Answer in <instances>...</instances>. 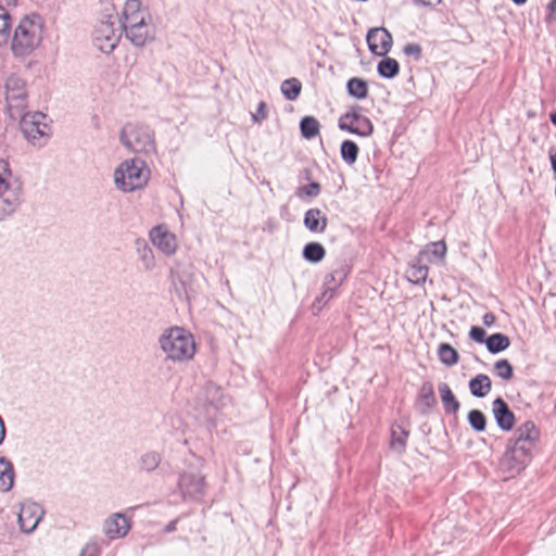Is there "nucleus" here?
<instances>
[{"instance_id": "nucleus-13", "label": "nucleus", "mask_w": 556, "mask_h": 556, "mask_svg": "<svg viewBox=\"0 0 556 556\" xmlns=\"http://www.w3.org/2000/svg\"><path fill=\"white\" fill-rule=\"evenodd\" d=\"M45 511L42 507L34 502H25L21 504L18 513L20 529L24 533H31L40 522Z\"/></svg>"}, {"instance_id": "nucleus-26", "label": "nucleus", "mask_w": 556, "mask_h": 556, "mask_svg": "<svg viewBox=\"0 0 556 556\" xmlns=\"http://www.w3.org/2000/svg\"><path fill=\"white\" fill-rule=\"evenodd\" d=\"M161 462V453L156 451H148L140 456L138 465L141 471L152 472L159 467Z\"/></svg>"}, {"instance_id": "nucleus-31", "label": "nucleus", "mask_w": 556, "mask_h": 556, "mask_svg": "<svg viewBox=\"0 0 556 556\" xmlns=\"http://www.w3.org/2000/svg\"><path fill=\"white\" fill-rule=\"evenodd\" d=\"M440 361L446 366L457 364L459 359L458 352L448 343H441L438 349Z\"/></svg>"}, {"instance_id": "nucleus-6", "label": "nucleus", "mask_w": 556, "mask_h": 556, "mask_svg": "<svg viewBox=\"0 0 556 556\" xmlns=\"http://www.w3.org/2000/svg\"><path fill=\"white\" fill-rule=\"evenodd\" d=\"M119 139L134 153L150 154L156 150L154 131L148 125L129 123L123 127Z\"/></svg>"}, {"instance_id": "nucleus-2", "label": "nucleus", "mask_w": 556, "mask_h": 556, "mask_svg": "<svg viewBox=\"0 0 556 556\" xmlns=\"http://www.w3.org/2000/svg\"><path fill=\"white\" fill-rule=\"evenodd\" d=\"M157 343L165 359L173 363L190 362L197 353L194 337L182 327L175 326L165 329L159 337Z\"/></svg>"}, {"instance_id": "nucleus-16", "label": "nucleus", "mask_w": 556, "mask_h": 556, "mask_svg": "<svg viewBox=\"0 0 556 556\" xmlns=\"http://www.w3.org/2000/svg\"><path fill=\"white\" fill-rule=\"evenodd\" d=\"M130 529V522L122 513L112 514L103 522V533L110 540L124 538Z\"/></svg>"}, {"instance_id": "nucleus-32", "label": "nucleus", "mask_w": 556, "mask_h": 556, "mask_svg": "<svg viewBox=\"0 0 556 556\" xmlns=\"http://www.w3.org/2000/svg\"><path fill=\"white\" fill-rule=\"evenodd\" d=\"M358 151H359V149H358L357 144L352 140H344L341 143L340 154H341L342 160L348 165H353L356 162L357 156H358Z\"/></svg>"}, {"instance_id": "nucleus-14", "label": "nucleus", "mask_w": 556, "mask_h": 556, "mask_svg": "<svg viewBox=\"0 0 556 556\" xmlns=\"http://www.w3.org/2000/svg\"><path fill=\"white\" fill-rule=\"evenodd\" d=\"M178 486L185 498H199L204 493V478L195 469H190L180 476Z\"/></svg>"}, {"instance_id": "nucleus-12", "label": "nucleus", "mask_w": 556, "mask_h": 556, "mask_svg": "<svg viewBox=\"0 0 556 556\" xmlns=\"http://www.w3.org/2000/svg\"><path fill=\"white\" fill-rule=\"evenodd\" d=\"M152 244L163 254L170 256L177 251L178 243L176 236L164 225L153 227L149 232Z\"/></svg>"}, {"instance_id": "nucleus-27", "label": "nucleus", "mask_w": 556, "mask_h": 556, "mask_svg": "<svg viewBox=\"0 0 556 556\" xmlns=\"http://www.w3.org/2000/svg\"><path fill=\"white\" fill-rule=\"evenodd\" d=\"M510 344L509 338L504 333L491 334L485 340L486 349L490 353L496 354L506 350Z\"/></svg>"}, {"instance_id": "nucleus-34", "label": "nucleus", "mask_w": 556, "mask_h": 556, "mask_svg": "<svg viewBox=\"0 0 556 556\" xmlns=\"http://www.w3.org/2000/svg\"><path fill=\"white\" fill-rule=\"evenodd\" d=\"M408 432L400 426L391 428V447L399 453H402L406 445Z\"/></svg>"}, {"instance_id": "nucleus-20", "label": "nucleus", "mask_w": 556, "mask_h": 556, "mask_svg": "<svg viewBox=\"0 0 556 556\" xmlns=\"http://www.w3.org/2000/svg\"><path fill=\"white\" fill-rule=\"evenodd\" d=\"M304 226L312 232H324L328 219L325 214L319 208H309L304 215Z\"/></svg>"}, {"instance_id": "nucleus-40", "label": "nucleus", "mask_w": 556, "mask_h": 556, "mask_svg": "<svg viewBox=\"0 0 556 556\" xmlns=\"http://www.w3.org/2000/svg\"><path fill=\"white\" fill-rule=\"evenodd\" d=\"M419 397L427 407H432L435 404L434 391L430 382H425L421 386Z\"/></svg>"}, {"instance_id": "nucleus-24", "label": "nucleus", "mask_w": 556, "mask_h": 556, "mask_svg": "<svg viewBox=\"0 0 556 556\" xmlns=\"http://www.w3.org/2000/svg\"><path fill=\"white\" fill-rule=\"evenodd\" d=\"M443 407L446 413L455 414L459 409V402L454 396L451 388L445 382L438 387Z\"/></svg>"}, {"instance_id": "nucleus-54", "label": "nucleus", "mask_w": 556, "mask_h": 556, "mask_svg": "<svg viewBox=\"0 0 556 556\" xmlns=\"http://www.w3.org/2000/svg\"><path fill=\"white\" fill-rule=\"evenodd\" d=\"M552 123L556 126V112L551 116Z\"/></svg>"}, {"instance_id": "nucleus-37", "label": "nucleus", "mask_w": 556, "mask_h": 556, "mask_svg": "<svg viewBox=\"0 0 556 556\" xmlns=\"http://www.w3.org/2000/svg\"><path fill=\"white\" fill-rule=\"evenodd\" d=\"M446 254V245L443 241H437L431 242L428 244L425 250H422L418 256H421V258L428 257L429 255L437 257V258H443Z\"/></svg>"}, {"instance_id": "nucleus-3", "label": "nucleus", "mask_w": 556, "mask_h": 556, "mask_svg": "<svg viewBox=\"0 0 556 556\" xmlns=\"http://www.w3.org/2000/svg\"><path fill=\"white\" fill-rule=\"evenodd\" d=\"M150 176L151 170L147 162L139 157L123 161L113 174L116 189L125 193L143 189Z\"/></svg>"}, {"instance_id": "nucleus-35", "label": "nucleus", "mask_w": 556, "mask_h": 556, "mask_svg": "<svg viewBox=\"0 0 556 556\" xmlns=\"http://www.w3.org/2000/svg\"><path fill=\"white\" fill-rule=\"evenodd\" d=\"M348 92L350 96L356 99H364L367 97L368 87L364 79L361 78H351L346 85Z\"/></svg>"}, {"instance_id": "nucleus-22", "label": "nucleus", "mask_w": 556, "mask_h": 556, "mask_svg": "<svg viewBox=\"0 0 556 556\" xmlns=\"http://www.w3.org/2000/svg\"><path fill=\"white\" fill-rule=\"evenodd\" d=\"M14 467L5 457H0V492H8L14 484Z\"/></svg>"}, {"instance_id": "nucleus-50", "label": "nucleus", "mask_w": 556, "mask_h": 556, "mask_svg": "<svg viewBox=\"0 0 556 556\" xmlns=\"http://www.w3.org/2000/svg\"><path fill=\"white\" fill-rule=\"evenodd\" d=\"M496 318L495 315L492 313H486L483 316V324L488 327L492 326L495 323Z\"/></svg>"}, {"instance_id": "nucleus-43", "label": "nucleus", "mask_w": 556, "mask_h": 556, "mask_svg": "<svg viewBox=\"0 0 556 556\" xmlns=\"http://www.w3.org/2000/svg\"><path fill=\"white\" fill-rule=\"evenodd\" d=\"M267 118V105L264 101H261L257 104V109L255 113H252V121L254 123H261L262 121Z\"/></svg>"}, {"instance_id": "nucleus-19", "label": "nucleus", "mask_w": 556, "mask_h": 556, "mask_svg": "<svg viewBox=\"0 0 556 556\" xmlns=\"http://www.w3.org/2000/svg\"><path fill=\"white\" fill-rule=\"evenodd\" d=\"M492 410L496 424L502 430L509 431L513 429L515 425V416L503 399L498 397L493 402Z\"/></svg>"}, {"instance_id": "nucleus-49", "label": "nucleus", "mask_w": 556, "mask_h": 556, "mask_svg": "<svg viewBox=\"0 0 556 556\" xmlns=\"http://www.w3.org/2000/svg\"><path fill=\"white\" fill-rule=\"evenodd\" d=\"M418 5L433 7L441 2V0H414Z\"/></svg>"}, {"instance_id": "nucleus-36", "label": "nucleus", "mask_w": 556, "mask_h": 556, "mask_svg": "<svg viewBox=\"0 0 556 556\" xmlns=\"http://www.w3.org/2000/svg\"><path fill=\"white\" fill-rule=\"evenodd\" d=\"M399 70L400 67L397 61L391 58H386L378 64V73L381 77L384 78H393L397 75Z\"/></svg>"}, {"instance_id": "nucleus-1", "label": "nucleus", "mask_w": 556, "mask_h": 556, "mask_svg": "<svg viewBox=\"0 0 556 556\" xmlns=\"http://www.w3.org/2000/svg\"><path fill=\"white\" fill-rule=\"evenodd\" d=\"M119 22L125 37L136 47H143L155 37L152 15L139 0L125 2Z\"/></svg>"}, {"instance_id": "nucleus-53", "label": "nucleus", "mask_w": 556, "mask_h": 556, "mask_svg": "<svg viewBox=\"0 0 556 556\" xmlns=\"http://www.w3.org/2000/svg\"><path fill=\"white\" fill-rule=\"evenodd\" d=\"M514 3L520 5L527 2V0H511Z\"/></svg>"}, {"instance_id": "nucleus-39", "label": "nucleus", "mask_w": 556, "mask_h": 556, "mask_svg": "<svg viewBox=\"0 0 556 556\" xmlns=\"http://www.w3.org/2000/svg\"><path fill=\"white\" fill-rule=\"evenodd\" d=\"M468 422L471 428L478 432L485 430L486 419L482 412L472 409L468 414Z\"/></svg>"}, {"instance_id": "nucleus-52", "label": "nucleus", "mask_w": 556, "mask_h": 556, "mask_svg": "<svg viewBox=\"0 0 556 556\" xmlns=\"http://www.w3.org/2000/svg\"><path fill=\"white\" fill-rule=\"evenodd\" d=\"M549 160H551L553 172L556 175V153L551 154Z\"/></svg>"}, {"instance_id": "nucleus-15", "label": "nucleus", "mask_w": 556, "mask_h": 556, "mask_svg": "<svg viewBox=\"0 0 556 556\" xmlns=\"http://www.w3.org/2000/svg\"><path fill=\"white\" fill-rule=\"evenodd\" d=\"M366 39L369 50L376 55L383 56L391 50L392 35L383 27L370 29Z\"/></svg>"}, {"instance_id": "nucleus-45", "label": "nucleus", "mask_w": 556, "mask_h": 556, "mask_svg": "<svg viewBox=\"0 0 556 556\" xmlns=\"http://www.w3.org/2000/svg\"><path fill=\"white\" fill-rule=\"evenodd\" d=\"M470 338L478 343H485V331L481 327H472L470 329Z\"/></svg>"}, {"instance_id": "nucleus-33", "label": "nucleus", "mask_w": 556, "mask_h": 556, "mask_svg": "<svg viewBox=\"0 0 556 556\" xmlns=\"http://www.w3.org/2000/svg\"><path fill=\"white\" fill-rule=\"evenodd\" d=\"M302 85L296 78H289L282 81L281 92L289 101H294L301 92Z\"/></svg>"}, {"instance_id": "nucleus-11", "label": "nucleus", "mask_w": 556, "mask_h": 556, "mask_svg": "<svg viewBox=\"0 0 556 556\" xmlns=\"http://www.w3.org/2000/svg\"><path fill=\"white\" fill-rule=\"evenodd\" d=\"M121 38L119 28L115 27L113 21H101L92 34L93 45L103 53L112 52Z\"/></svg>"}, {"instance_id": "nucleus-42", "label": "nucleus", "mask_w": 556, "mask_h": 556, "mask_svg": "<svg viewBox=\"0 0 556 556\" xmlns=\"http://www.w3.org/2000/svg\"><path fill=\"white\" fill-rule=\"evenodd\" d=\"M337 289L331 288L330 286L324 285V291L321 292L320 296L316 299L314 303V307L317 306L318 309H320L325 304H327L336 294Z\"/></svg>"}, {"instance_id": "nucleus-21", "label": "nucleus", "mask_w": 556, "mask_h": 556, "mask_svg": "<svg viewBox=\"0 0 556 556\" xmlns=\"http://www.w3.org/2000/svg\"><path fill=\"white\" fill-rule=\"evenodd\" d=\"M135 248L143 269L148 271L154 269L156 265L155 256L147 241L144 239H137L135 241Z\"/></svg>"}, {"instance_id": "nucleus-9", "label": "nucleus", "mask_w": 556, "mask_h": 556, "mask_svg": "<svg viewBox=\"0 0 556 556\" xmlns=\"http://www.w3.org/2000/svg\"><path fill=\"white\" fill-rule=\"evenodd\" d=\"M531 457V452L527 447H520L507 444L506 451L501 458L500 469L505 475V478H511L520 473Z\"/></svg>"}, {"instance_id": "nucleus-30", "label": "nucleus", "mask_w": 556, "mask_h": 556, "mask_svg": "<svg viewBox=\"0 0 556 556\" xmlns=\"http://www.w3.org/2000/svg\"><path fill=\"white\" fill-rule=\"evenodd\" d=\"M326 255L324 247L318 242L307 243L303 249V257L311 263L320 262Z\"/></svg>"}, {"instance_id": "nucleus-28", "label": "nucleus", "mask_w": 556, "mask_h": 556, "mask_svg": "<svg viewBox=\"0 0 556 556\" xmlns=\"http://www.w3.org/2000/svg\"><path fill=\"white\" fill-rule=\"evenodd\" d=\"M300 130L305 139H312L319 134L320 124L315 117L305 116L300 122Z\"/></svg>"}, {"instance_id": "nucleus-23", "label": "nucleus", "mask_w": 556, "mask_h": 556, "mask_svg": "<svg viewBox=\"0 0 556 556\" xmlns=\"http://www.w3.org/2000/svg\"><path fill=\"white\" fill-rule=\"evenodd\" d=\"M491 379L484 374H480L469 381V390L477 397H484L491 391Z\"/></svg>"}, {"instance_id": "nucleus-17", "label": "nucleus", "mask_w": 556, "mask_h": 556, "mask_svg": "<svg viewBox=\"0 0 556 556\" xmlns=\"http://www.w3.org/2000/svg\"><path fill=\"white\" fill-rule=\"evenodd\" d=\"M516 438L509 441L510 444L527 447V451L531 452L535 443L540 438V431L533 421L523 422L515 433Z\"/></svg>"}, {"instance_id": "nucleus-25", "label": "nucleus", "mask_w": 556, "mask_h": 556, "mask_svg": "<svg viewBox=\"0 0 556 556\" xmlns=\"http://www.w3.org/2000/svg\"><path fill=\"white\" fill-rule=\"evenodd\" d=\"M422 262L424 258L418 256L416 263L412 264L407 269L406 276L412 283L418 285L426 281L428 276V267Z\"/></svg>"}, {"instance_id": "nucleus-51", "label": "nucleus", "mask_w": 556, "mask_h": 556, "mask_svg": "<svg viewBox=\"0 0 556 556\" xmlns=\"http://www.w3.org/2000/svg\"><path fill=\"white\" fill-rule=\"evenodd\" d=\"M176 525H177V520H173L170 521L166 528H165V532L169 533V532H173L176 530Z\"/></svg>"}, {"instance_id": "nucleus-47", "label": "nucleus", "mask_w": 556, "mask_h": 556, "mask_svg": "<svg viewBox=\"0 0 556 556\" xmlns=\"http://www.w3.org/2000/svg\"><path fill=\"white\" fill-rule=\"evenodd\" d=\"M99 553L98 545L96 543H88L81 549L79 556H97Z\"/></svg>"}, {"instance_id": "nucleus-48", "label": "nucleus", "mask_w": 556, "mask_h": 556, "mask_svg": "<svg viewBox=\"0 0 556 556\" xmlns=\"http://www.w3.org/2000/svg\"><path fill=\"white\" fill-rule=\"evenodd\" d=\"M548 9V21H556V0H552L547 7Z\"/></svg>"}, {"instance_id": "nucleus-10", "label": "nucleus", "mask_w": 556, "mask_h": 556, "mask_svg": "<svg viewBox=\"0 0 556 556\" xmlns=\"http://www.w3.org/2000/svg\"><path fill=\"white\" fill-rule=\"evenodd\" d=\"M339 128L361 137H369L374 131L371 121L362 114L359 106L352 109L339 118Z\"/></svg>"}, {"instance_id": "nucleus-29", "label": "nucleus", "mask_w": 556, "mask_h": 556, "mask_svg": "<svg viewBox=\"0 0 556 556\" xmlns=\"http://www.w3.org/2000/svg\"><path fill=\"white\" fill-rule=\"evenodd\" d=\"M349 269L341 264L325 277L324 285L338 289L348 277Z\"/></svg>"}, {"instance_id": "nucleus-38", "label": "nucleus", "mask_w": 556, "mask_h": 556, "mask_svg": "<svg viewBox=\"0 0 556 556\" xmlns=\"http://www.w3.org/2000/svg\"><path fill=\"white\" fill-rule=\"evenodd\" d=\"M11 17L7 10L0 7V46L7 43L10 36Z\"/></svg>"}, {"instance_id": "nucleus-18", "label": "nucleus", "mask_w": 556, "mask_h": 556, "mask_svg": "<svg viewBox=\"0 0 556 556\" xmlns=\"http://www.w3.org/2000/svg\"><path fill=\"white\" fill-rule=\"evenodd\" d=\"M204 401L207 405V417L214 418V412H218L228 403V397L223 393L220 387L215 383H207L204 388Z\"/></svg>"}, {"instance_id": "nucleus-46", "label": "nucleus", "mask_w": 556, "mask_h": 556, "mask_svg": "<svg viewBox=\"0 0 556 556\" xmlns=\"http://www.w3.org/2000/svg\"><path fill=\"white\" fill-rule=\"evenodd\" d=\"M320 191V186L317 182H311L301 188V193H304L308 197H316Z\"/></svg>"}, {"instance_id": "nucleus-4", "label": "nucleus", "mask_w": 556, "mask_h": 556, "mask_svg": "<svg viewBox=\"0 0 556 556\" xmlns=\"http://www.w3.org/2000/svg\"><path fill=\"white\" fill-rule=\"evenodd\" d=\"M42 39V25L38 16L22 18L14 30L11 43L12 52L17 58L33 53Z\"/></svg>"}, {"instance_id": "nucleus-5", "label": "nucleus", "mask_w": 556, "mask_h": 556, "mask_svg": "<svg viewBox=\"0 0 556 556\" xmlns=\"http://www.w3.org/2000/svg\"><path fill=\"white\" fill-rule=\"evenodd\" d=\"M22 202V184L9 163L0 160V220L12 215Z\"/></svg>"}, {"instance_id": "nucleus-8", "label": "nucleus", "mask_w": 556, "mask_h": 556, "mask_svg": "<svg viewBox=\"0 0 556 556\" xmlns=\"http://www.w3.org/2000/svg\"><path fill=\"white\" fill-rule=\"evenodd\" d=\"M21 119V129L24 136L33 143L42 146L43 141L49 137L50 128L45 122L46 115L42 113L24 114L18 117Z\"/></svg>"}, {"instance_id": "nucleus-41", "label": "nucleus", "mask_w": 556, "mask_h": 556, "mask_svg": "<svg viewBox=\"0 0 556 556\" xmlns=\"http://www.w3.org/2000/svg\"><path fill=\"white\" fill-rule=\"evenodd\" d=\"M495 374L504 379L509 380L513 377V367L507 359H500L494 364Z\"/></svg>"}, {"instance_id": "nucleus-7", "label": "nucleus", "mask_w": 556, "mask_h": 556, "mask_svg": "<svg viewBox=\"0 0 556 556\" xmlns=\"http://www.w3.org/2000/svg\"><path fill=\"white\" fill-rule=\"evenodd\" d=\"M4 96L9 115L13 119H18L22 112L26 109V85L18 76L12 74L4 81Z\"/></svg>"}, {"instance_id": "nucleus-44", "label": "nucleus", "mask_w": 556, "mask_h": 556, "mask_svg": "<svg viewBox=\"0 0 556 556\" xmlns=\"http://www.w3.org/2000/svg\"><path fill=\"white\" fill-rule=\"evenodd\" d=\"M403 52L408 56H414L416 60L421 58V47L418 43L406 45Z\"/></svg>"}]
</instances>
